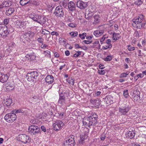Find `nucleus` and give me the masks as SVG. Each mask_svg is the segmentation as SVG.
<instances>
[{
  "mask_svg": "<svg viewBox=\"0 0 146 146\" xmlns=\"http://www.w3.org/2000/svg\"><path fill=\"white\" fill-rule=\"evenodd\" d=\"M38 73L36 71L30 72L27 73L26 76V78L29 81L35 82L37 78Z\"/></svg>",
  "mask_w": 146,
  "mask_h": 146,
  "instance_id": "f257e3e1",
  "label": "nucleus"
},
{
  "mask_svg": "<svg viewBox=\"0 0 146 146\" xmlns=\"http://www.w3.org/2000/svg\"><path fill=\"white\" fill-rule=\"evenodd\" d=\"M36 58V56L34 54H33V55H31L30 56V59L31 60H34Z\"/></svg>",
  "mask_w": 146,
  "mask_h": 146,
  "instance_id": "603ef678",
  "label": "nucleus"
},
{
  "mask_svg": "<svg viewBox=\"0 0 146 146\" xmlns=\"http://www.w3.org/2000/svg\"><path fill=\"white\" fill-rule=\"evenodd\" d=\"M93 125V122L91 121V120H90L89 121L88 124V127H90V126Z\"/></svg>",
  "mask_w": 146,
  "mask_h": 146,
  "instance_id": "13d9d810",
  "label": "nucleus"
},
{
  "mask_svg": "<svg viewBox=\"0 0 146 146\" xmlns=\"http://www.w3.org/2000/svg\"><path fill=\"white\" fill-rule=\"evenodd\" d=\"M11 3L10 1H5L3 2L5 7L11 6Z\"/></svg>",
  "mask_w": 146,
  "mask_h": 146,
  "instance_id": "7c9ffc66",
  "label": "nucleus"
},
{
  "mask_svg": "<svg viewBox=\"0 0 146 146\" xmlns=\"http://www.w3.org/2000/svg\"><path fill=\"white\" fill-rule=\"evenodd\" d=\"M4 104L6 105L5 108L3 113H7L9 112V110L7 108H9V106H10L12 103V100L11 98H8L4 100Z\"/></svg>",
  "mask_w": 146,
  "mask_h": 146,
  "instance_id": "6e6552de",
  "label": "nucleus"
},
{
  "mask_svg": "<svg viewBox=\"0 0 146 146\" xmlns=\"http://www.w3.org/2000/svg\"><path fill=\"white\" fill-rule=\"evenodd\" d=\"M19 141L24 143H29L31 141V138L29 136L25 134H20L19 135Z\"/></svg>",
  "mask_w": 146,
  "mask_h": 146,
  "instance_id": "0eeeda50",
  "label": "nucleus"
},
{
  "mask_svg": "<svg viewBox=\"0 0 146 146\" xmlns=\"http://www.w3.org/2000/svg\"><path fill=\"white\" fill-rule=\"evenodd\" d=\"M112 56L111 55L108 56L105 58H104V60L106 62L110 61L112 59Z\"/></svg>",
  "mask_w": 146,
  "mask_h": 146,
  "instance_id": "72a5a7b5",
  "label": "nucleus"
},
{
  "mask_svg": "<svg viewBox=\"0 0 146 146\" xmlns=\"http://www.w3.org/2000/svg\"><path fill=\"white\" fill-rule=\"evenodd\" d=\"M87 2L78 0L77 1L76 5L77 7L82 9H85L87 7Z\"/></svg>",
  "mask_w": 146,
  "mask_h": 146,
  "instance_id": "9d476101",
  "label": "nucleus"
},
{
  "mask_svg": "<svg viewBox=\"0 0 146 146\" xmlns=\"http://www.w3.org/2000/svg\"><path fill=\"white\" fill-rule=\"evenodd\" d=\"M142 28H143L144 29H146V23L145 22L144 23H142Z\"/></svg>",
  "mask_w": 146,
  "mask_h": 146,
  "instance_id": "774afa93",
  "label": "nucleus"
},
{
  "mask_svg": "<svg viewBox=\"0 0 146 146\" xmlns=\"http://www.w3.org/2000/svg\"><path fill=\"white\" fill-rule=\"evenodd\" d=\"M75 143L74 140L70 138L64 142L63 146H74Z\"/></svg>",
  "mask_w": 146,
  "mask_h": 146,
  "instance_id": "f8f14e48",
  "label": "nucleus"
},
{
  "mask_svg": "<svg viewBox=\"0 0 146 146\" xmlns=\"http://www.w3.org/2000/svg\"><path fill=\"white\" fill-rule=\"evenodd\" d=\"M9 22V20L7 19H5L3 21L4 24L6 25H7L8 23Z\"/></svg>",
  "mask_w": 146,
  "mask_h": 146,
  "instance_id": "052dcab7",
  "label": "nucleus"
},
{
  "mask_svg": "<svg viewBox=\"0 0 146 146\" xmlns=\"http://www.w3.org/2000/svg\"><path fill=\"white\" fill-rule=\"evenodd\" d=\"M88 134L87 133H85L84 135H80V139L84 141L87 139L88 138Z\"/></svg>",
  "mask_w": 146,
  "mask_h": 146,
  "instance_id": "cd10ccee",
  "label": "nucleus"
},
{
  "mask_svg": "<svg viewBox=\"0 0 146 146\" xmlns=\"http://www.w3.org/2000/svg\"><path fill=\"white\" fill-rule=\"evenodd\" d=\"M46 18L43 16H39L37 22L41 25H43L46 21Z\"/></svg>",
  "mask_w": 146,
  "mask_h": 146,
  "instance_id": "6ab92c4d",
  "label": "nucleus"
},
{
  "mask_svg": "<svg viewBox=\"0 0 146 146\" xmlns=\"http://www.w3.org/2000/svg\"><path fill=\"white\" fill-rule=\"evenodd\" d=\"M28 16L30 18L32 19L34 21L37 22L38 18L39 17V15L36 14L34 13H29L28 14Z\"/></svg>",
  "mask_w": 146,
  "mask_h": 146,
  "instance_id": "dca6fc26",
  "label": "nucleus"
},
{
  "mask_svg": "<svg viewBox=\"0 0 146 146\" xmlns=\"http://www.w3.org/2000/svg\"><path fill=\"white\" fill-rule=\"evenodd\" d=\"M9 34L7 27L4 25H0V35L3 38H6Z\"/></svg>",
  "mask_w": 146,
  "mask_h": 146,
  "instance_id": "20e7f679",
  "label": "nucleus"
},
{
  "mask_svg": "<svg viewBox=\"0 0 146 146\" xmlns=\"http://www.w3.org/2000/svg\"><path fill=\"white\" fill-rule=\"evenodd\" d=\"M30 1V0H20V3L23 6L29 3Z\"/></svg>",
  "mask_w": 146,
  "mask_h": 146,
  "instance_id": "c85d7f7f",
  "label": "nucleus"
},
{
  "mask_svg": "<svg viewBox=\"0 0 146 146\" xmlns=\"http://www.w3.org/2000/svg\"><path fill=\"white\" fill-rule=\"evenodd\" d=\"M26 51V52H28L27 54L30 56L31 55H33V54H34V53L33 52L32 49H27Z\"/></svg>",
  "mask_w": 146,
  "mask_h": 146,
  "instance_id": "f704fd0d",
  "label": "nucleus"
},
{
  "mask_svg": "<svg viewBox=\"0 0 146 146\" xmlns=\"http://www.w3.org/2000/svg\"><path fill=\"white\" fill-rule=\"evenodd\" d=\"M106 137V136L105 134H103L101 135L100 137V139L102 140H105Z\"/></svg>",
  "mask_w": 146,
  "mask_h": 146,
  "instance_id": "4d7b16f0",
  "label": "nucleus"
},
{
  "mask_svg": "<svg viewBox=\"0 0 146 146\" xmlns=\"http://www.w3.org/2000/svg\"><path fill=\"white\" fill-rule=\"evenodd\" d=\"M74 80L73 79L68 78L67 79V81L70 84L73 85L74 83Z\"/></svg>",
  "mask_w": 146,
  "mask_h": 146,
  "instance_id": "e433bc0d",
  "label": "nucleus"
},
{
  "mask_svg": "<svg viewBox=\"0 0 146 146\" xmlns=\"http://www.w3.org/2000/svg\"><path fill=\"white\" fill-rule=\"evenodd\" d=\"M112 47V44H110V45H109L108 46H103L102 47V49L104 50H106L109 48H111Z\"/></svg>",
  "mask_w": 146,
  "mask_h": 146,
  "instance_id": "09e8293b",
  "label": "nucleus"
},
{
  "mask_svg": "<svg viewBox=\"0 0 146 146\" xmlns=\"http://www.w3.org/2000/svg\"><path fill=\"white\" fill-rule=\"evenodd\" d=\"M49 32L45 29H43L42 30L41 33L44 35H48L49 34Z\"/></svg>",
  "mask_w": 146,
  "mask_h": 146,
  "instance_id": "a18cd8bd",
  "label": "nucleus"
},
{
  "mask_svg": "<svg viewBox=\"0 0 146 146\" xmlns=\"http://www.w3.org/2000/svg\"><path fill=\"white\" fill-rule=\"evenodd\" d=\"M94 24L96 25L100 22V17L99 16L95 15L94 16Z\"/></svg>",
  "mask_w": 146,
  "mask_h": 146,
  "instance_id": "a878e982",
  "label": "nucleus"
},
{
  "mask_svg": "<svg viewBox=\"0 0 146 146\" xmlns=\"http://www.w3.org/2000/svg\"><path fill=\"white\" fill-rule=\"evenodd\" d=\"M70 35L72 37L76 36L78 35V33L77 32H71L70 33Z\"/></svg>",
  "mask_w": 146,
  "mask_h": 146,
  "instance_id": "a19ab883",
  "label": "nucleus"
},
{
  "mask_svg": "<svg viewBox=\"0 0 146 146\" xmlns=\"http://www.w3.org/2000/svg\"><path fill=\"white\" fill-rule=\"evenodd\" d=\"M21 40L23 43H26L27 42H29L30 39L28 37V35L26 33L23 34L20 36Z\"/></svg>",
  "mask_w": 146,
  "mask_h": 146,
  "instance_id": "9b49d317",
  "label": "nucleus"
},
{
  "mask_svg": "<svg viewBox=\"0 0 146 146\" xmlns=\"http://www.w3.org/2000/svg\"><path fill=\"white\" fill-rule=\"evenodd\" d=\"M54 13L56 17H61L63 16L64 12L62 6H58L56 7Z\"/></svg>",
  "mask_w": 146,
  "mask_h": 146,
  "instance_id": "423d86ee",
  "label": "nucleus"
},
{
  "mask_svg": "<svg viewBox=\"0 0 146 146\" xmlns=\"http://www.w3.org/2000/svg\"><path fill=\"white\" fill-rule=\"evenodd\" d=\"M24 23L25 22L24 21L18 20L15 22V25L17 28H24L25 27Z\"/></svg>",
  "mask_w": 146,
  "mask_h": 146,
  "instance_id": "f3484780",
  "label": "nucleus"
},
{
  "mask_svg": "<svg viewBox=\"0 0 146 146\" xmlns=\"http://www.w3.org/2000/svg\"><path fill=\"white\" fill-rule=\"evenodd\" d=\"M38 42L41 44L43 43V39L41 37L38 38L37 39Z\"/></svg>",
  "mask_w": 146,
  "mask_h": 146,
  "instance_id": "3c124183",
  "label": "nucleus"
},
{
  "mask_svg": "<svg viewBox=\"0 0 146 146\" xmlns=\"http://www.w3.org/2000/svg\"><path fill=\"white\" fill-rule=\"evenodd\" d=\"M131 108L130 107H126L125 106L122 108H119V111L123 115H125L130 110Z\"/></svg>",
  "mask_w": 146,
  "mask_h": 146,
  "instance_id": "2eb2a0df",
  "label": "nucleus"
},
{
  "mask_svg": "<svg viewBox=\"0 0 146 146\" xmlns=\"http://www.w3.org/2000/svg\"><path fill=\"white\" fill-rule=\"evenodd\" d=\"M28 131L33 135H36L40 132V129L38 126L32 125L29 126Z\"/></svg>",
  "mask_w": 146,
  "mask_h": 146,
  "instance_id": "39448f33",
  "label": "nucleus"
},
{
  "mask_svg": "<svg viewBox=\"0 0 146 146\" xmlns=\"http://www.w3.org/2000/svg\"><path fill=\"white\" fill-rule=\"evenodd\" d=\"M31 99L32 100V102H35L37 101L38 100V98L36 96H34L33 97H32Z\"/></svg>",
  "mask_w": 146,
  "mask_h": 146,
  "instance_id": "49530a36",
  "label": "nucleus"
},
{
  "mask_svg": "<svg viewBox=\"0 0 146 146\" xmlns=\"http://www.w3.org/2000/svg\"><path fill=\"white\" fill-rule=\"evenodd\" d=\"M6 88V90L7 91H9L12 90L14 89L15 86L13 84L11 83L10 82H8L5 84Z\"/></svg>",
  "mask_w": 146,
  "mask_h": 146,
  "instance_id": "4468645a",
  "label": "nucleus"
},
{
  "mask_svg": "<svg viewBox=\"0 0 146 146\" xmlns=\"http://www.w3.org/2000/svg\"><path fill=\"white\" fill-rule=\"evenodd\" d=\"M84 144L85 141H83L79 139V140L78 145H80V146H84Z\"/></svg>",
  "mask_w": 146,
  "mask_h": 146,
  "instance_id": "58836bf2",
  "label": "nucleus"
},
{
  "mask_svg": "<svg viewBox=\"0 0 146 146\" xmlns=\"http://www.w3.org/2000/svg\"><path fill=\"white\" fill-rule=\"evenodd\" d=\"M99 73L102 75H104V74L105 72V71L103 70H99Z\"/></svg>",
  "mask_w": 146,
  "mask_h": 146,
  "instance_id": "680f3d73",
  "label": "nucleus"
},
{
  "mask_svg": "<svg viewBox=\"0 0 146 146\" xmlns=\"http://www.w3.org/2000/svg\"><path fill=\"white\" fill-rule=\"evenodd\" d=\"M76 25L73 23H70L68 24V26L71 27H76Z\"/></svg>",
  "mask_w": 146,
  "mask_h": 146,
  "instance_id": "338daca9",
  "label": "nucleus"
},
{
  "mask_svg": "<svg viewBox=\"0 0 146 146\" xmlns=\"http://www.w3.org/2000/svg\"><path fill=\"white\" fill-rule=\"evenodd\" d=\"M53 123V129L56 131H60L64 128V123L61 121L56 120Z\"/></svg>",
  "mask_w": 146,
  "mask_h": 146,
  "instance_id": "f03ea898",
  "label": "nucleus"
},
{
  "mask_svg": "<svg viewBox=\"0 0 146 146\" xmlns=\"http://www.w3.org/2000/svg\"><path fill=\"white\" fill-rule=\"evenodd\" d=\"M24 110H23L22 109H19L17 110H15L12 111V112L16 114L18 113H24Z\"/></svg>",
  "mask_w": 146,
  "mask_h": 146,
  "instance_id": "bb28decb",
  "label": "nucleus"
},
{
  "mask_svg": "<svg viewBox=\"0 0 146 146\" xmlns=\"http://www.w3.org/2000/svg\"><path fill=\"white\" fill-rule=\"evenodd\" d=\"M30 3L31 4L34 5H37V3L36 1H31L30 2Z\"/></svg>",
  "mask_w": 146,
  "mask_h": 146,
  "instance_id": "e2e57ef3",
  "label": "nucleus"
},
{
  "mask_svg": "<svg viewBox=\"0 0 146 146\" xmlns=\"http://www.w3.org/2000/svg\"><path fill=\"white\" fill-rule=\"evenodd\" d=\"M123 95L125 98H127L129 96L128 91L127 90L123 91Z\"/></svg>",
  "mask_w": 146,
  "mask_h": 146,
  "instance_id": "de8ad7c7",
  "label": "nucleus"
},
{
  "mask_svg": "<svg viewBox=\"0 0 146 146\" xmlns=\"http://www.w3.org/2000/svg\"><path fill=\"white\" fill-rule=\"evenodd\" d=\"M106 37H105V36H103V37L100 39V42L101 44H103V42L105 39Z\"/></svg>",
  "mask_w": 146,
  "mask_h": 146,
  "instance_id": "0e129e2a",
  "label": "nucleus"
},
{
  "mask_svg": "<svg viewBox=\"0 0 146 146\" xmlns=\"http://www.w3.org/2000/svg\"><path fill=\"white\" fill-rule=\"evenodd\" d=\"M133 94L135 95L133 98L135 100L137 101L140 99V92L138 90H136L134 91Z\"/></svg>",
  "mask_w": 146,
  "mask_h": 146,
  "instance_id": "412c9836",
  "label": "nucleus"
},
{
  "mask_svg": "<svg viewBox=\"0 0 146 146\" xmlns=\"http://www.w3.org/2000/svg\"><path fill=\"white\" fill-rule=\"evenodd\" d=\"M43 54H44L45 56H48L50 55V52L48 50L44 51Z\"/></svg>",
  "mask_w": 146,
  "mask_h": 146,
  "instance_id": "ea45409f",
  "label": "nucleus"
},
{
  "mask_svg": "<svg viewBox=\"0 0 146 146\" xmlns=\"http://www.w3.org/2000/svg\"><path fill=\"white\" fill-rule=\"evenodd\" d=\"M54 80L53 77L52 75L47 76L45 79V82L48 84L52 83L53 82Z\"/></svg>",
  "mask_w": 146,
  "mask_h": 146,
  "instance_id": "aec40b11",
  "label": "nucleus"
},
{
  "mask_svg": "<svg viewBox=\"0 0 146 146\" xmlns=\"http://www.w3.org/2000/svg\"><path fill=\"white\" fill-rule=\"evenodd\" d=\"M104 32L103 30H98L95 31L94 32V35L96 36H99L102 35Z\"/></svg>",
  "mask_w": 146,
  "mask_h": 146,
  "instance_id": "5701e85b",
  "label": "nucleus"
},
{
  "mask_svg": "<svg viewBox=\"0 0 146 146\" xmlns=\"http://www.w3.org/2000/svg\"><path fill=\"white\" fill-rule=\"evenodd\" d=\"M127 48L129 51H132L135 49V48L133 47H131L130 45L128 46Z\"/></svg>",
  "mask_w": 146,
  "mask_h": 146,
  "instance_id": "864d4df0",
  "label": "nucleus"
},
{
  "mask_svg": "<svg viewBox=\"0 0 146 146\" xmlns=\"http://www.w3.org/2000/svg\"><path fill=\"white\" fill-rule=\"evenodd\" d=\"M119 34L117 33H113V36L112 37L113 39V40H116L120 38L119 37L118 35Z\"/></svg>",
  "mask_w": 146,
  "mask_h": 146,
  "instance_id": "2f4dec72",
  "label": "nucleus"
},
{
  "mask_svg": "<svg viewBox=\"0 0 146 146\" xmlns=\"http://www.w3.org/2000/svg\"><path fill=\"white\" fill-rule=\"evenodd\" d=\"M89 120H91V121H92L93 123V125H95L97 123V119L95 118H89Z\"/></svg>",
  "mask_w": 146,
  "mask_h": 146,
  "instance_id": "c9c22d12",
  "label": "nucleus"
},
{
  "mask_svg": "<svg viewBox=\"0 0 146 146\" xmlns=\"http://www.w3.org/2000/svg\"><path fill=\"white\" fill-rule=\"evenodd\" d=\"M132 25L134 27H136L138 29H141L142 28V23H132Z\"/></svg>",
  "mask_w": 146,
  "mask_h": 146,
  "instance_id": "393cba45",
  "label": "nucleus"
},
{
  "mask_svg": "<svg viewBox=\"0 0 146 146\" xmlns=\"http://www.w3.org/2000/svg\"><path fill=\"white\" fill-rule=\"evenodd\" d=\"M14 11L15 10L13 8H10L8 9H6V14L7 15L9 16L13 13Z\"/></svg>",
  "mask_w": 146,
  "mask_h": 146,
  "instance_id": "b1692460",
  "label": "nucleus"
},
{
  "mask_svg": "<svg viewBox=\"0 0 146 146\" xmlns=\"http://www.w3.org/2000/svg\"><path fill=\"white\" fill-rule=\"evenodd\" d=\"M46 114L45 113H43L41 116H40L39 119H45L46 117Z\"/></svg>",
  "mask_w": 146,
  "mask_h": 146,
  "instance_id": "c03bdc74",
  "label": "nucleus"
},
{
  "mask_svg": "<svg viewBox=\"0 0 146 146\" xmlns=\"http://www.w3.org/2000/svg\"><path fill=\"white\" fill-rule=\"evenodd\" d=\"M142 3L143 2L141 0H138L134 2V4L138 6L141 5Z\"/></svg>",
  "mask_w": 146,
  "mask_h": 146,
  "instance_id": "4c0bfd02",
  "label": "nucleus"
},
{
  "mask_svg": "<svg viewBox=\"0 0 146 146\" xmlns=\"http://www.w3.org/2000/svg\"><path fill=\"white\" fill-rule=\"evenodd\" d=\"M68 8L70 11H73L75 10V5L73 2L71 1L69 2L68 4Z\"/></svg>",
  "mask_w": 146,
  "mask_h": 146,
  "instance_id": "4be33fe9",
  "label": "nucleus"
},
{
  "mask_svg": "<svg viewBox=\"0 0 146 146\" xmlns=\"http://www.w3.org/2000/svg\"><path fill=\"white\" fill-rule=\"evenodd\" d=\"M65 98V96L62 93L59 94V99L58 102V104L61 105H63L66 104V102Z\"/></svg>",
  "mask_w": 146,
  "mask_h": 146,
  "instance_id": "1a4fd4ad",
  "label": "nucleus"
},
{
  "mask_svg": "<svg viewBox=\"0 0 146 146\" xmlns=\"http://www.w3.org/2000/svg\"><path fill=\"white\" fill-rule=\"evenodd\" d=\"M48 46V45L42 43L41 46V48L42 49H44Z\"/></svg>",
  "mask_w": 146,
  "mask_h": 146,
  "instance_id": "69168bd1",
  "label": "nucleus"
},
{
  "mask_svg": "<svg viewBox=\"0 0 146 146\" xmlns=\"http://www.w3.org/2000/svg\"><path fill=\"white\" fill-rule=\"evenodd\" d=\"M127 74L125 73H122L120 75L119 77L120 78L125 77H127Z\"/></svg>",
  "mask_w": 146,
  "mask_h": 146,
  "instance_id": "8fccbe9b",
  "label": "nucleus"
},
{
  "mask_svg": "<svg viewBox=\"0 0 146 146\" xmlns=\"http://www.w3.org/2000/svg\"><path fill=\"white\" fill-rule=\"evenodd\" d=\"M81 51H77V53L74 54L73 57H78L80 55H81Z\"/></svg>",
  "mask_w": 146,
  "mask_h": 146,
  "instance_id": "37998d69",
  "label": "nucleus"
},
{
  "mask_svg": "<svg viewBox=\"0 0 146 146\" xmlns=\"http://www.w3.org/2000/svg\"><path fill=\"white\" fill-rule=\"evenodd\" d=\"M98 115L96 114V113H94L93 114H92L89 117V118H95L97 119L98 118Z\"/></svg>",
  "mask_w": 146,
  "mask_h": 146,
  "instance_id": "79ce46f5",
  "label": "nucleus"
},
{
  "mask_svg": "<svg viewBox=\"0 0 146 146\" xmlns=\"http://www.w3.org/2000/svg\"><path fill=\"white\" fill-rule=\"evenodd\" d=\"M27 35H28V37H29V38H33L35 34L33 32L31 31H29L27 33H26Z\"/></svg>",
  "mask_w": 146,
  "mask_h": 146,
  "instance_id": "c756f323",
  "label": "nucleus"
},
{
  "mask_svg": "<svg viewBox=\"0 0 146 146\" xmlns=\"http://www.w3.org/2000/svg\"><path fill=\"white\" fill-rule=\"evenodd\" d=\"M113 98L112 96L109 95L107 96L104 99V102L107 104H110L113 103Z\"/></svg>",
  "mask_w": 146,
  "mask_h": 146,
  "instance_id": "a211bd4d",
  "label": "nucleus"
},
{
  "mask_svg": "<svg viewBox=\"0 0 146 146\" xmlns=\"http://www.w3.org/2000/svg\"><path fill=\"white\" fill-rule=\"evenodd\" d=\"M135 135V133L133 131H129L128 133V136L130 139L134 137Z\"/></svg>",
  "mask_w": 146,
  "mask_h": 146,
  "instance_id": "473e14b6",
  "label": "nucleus"
},
{
  "mask_svg": "<svg viewBox=\"0 0 146 146\" xmlns=\"http://www.w3.org/2000/svg\"><path fill=\"white\" fill-rule=\"evenodd\" d=\"M51 35H55L57 36L59 35V34L55 31H52L51 33Z\"/></svg>",
  "mask_w": 146,
  "mask_h": 146,
  "instance_id": "bf43d9fd",
  "label": "nucleus"
},
{
  "mask_svg": "<svg viewBox=\"0 0 146 146\" xmlns=\"http://www.w3.org/2000/svg\"><path fill=\"white\" fill-rule=\"evenodd\" d=\"M144 19V16L142 15H140L139 16L137 17L136 18L133 19L132 20V23H142Z\"/></svg>",
  "mask_w": 146,
  "mask_h": 146,
  "instance_id": "ddd939ff",
  "label": "nucleus"
},
{
  "mask_svg": "<svg viewBox=\"0 0 146 146\" xmlns=\"http://www.w3.org/2000/svg\"><path fill=\"white\" fill-rule=\"evenodd\" d=\"M17 115L14 113H8L5 116L4 119L7 122L12 123L15 120Z\"/></svg>",
  "mask_w": 146,
  "mask_h": 146,
  "instance_id": "7ed1b4c3",
  "label": "nucleus"
},
{
  "mask_svg": "<svg viewBox=\"0 0 146 146\" xmlns=\"http://www.w3.org/2000/svg\"><path fill=\"white\" fill-rule=\"evenodd\" d=\"M41 130L44 132H45L46 131V128L43 125L41 126Z\"/></svg>",
  "mask_w": 146,
  "mask_h": 146,
  "instance_id": "6e6d98bb",
  "label": "nucleus"
},
{
  "mask_svg": "<svg viewBox=\"0 0 146 146\" xmlns=\"http://www.w3.org/2000/svg\"><path fill=\"white\" fill-rule=\"evenodd\" d=\"M92 41H91L90 40H84L82 42V43L83 44H89L92 43Z\"/></svg>",
  "mask_w": 146,
  "mask_h": 146,
  "instance_id": "5fc2aeb1",
  "label": "nucleus"
}]
</instances>
